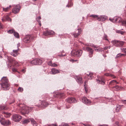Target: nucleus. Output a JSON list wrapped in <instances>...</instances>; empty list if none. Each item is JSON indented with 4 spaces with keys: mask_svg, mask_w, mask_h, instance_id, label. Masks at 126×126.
Listing matches in <instances>:
<instances>
[{
    "mask_svg": "<svg viewBox=\"0 0 126 126\" xmlns=\"http://www.w3.org/2000/svg\"><path fill=\"white\" fill-rule=\"evenodd\" d=\"M11 7V6L10 5L8 7H7L5 8H3V10L5 12H7L10 9Z\"/></svg>",
    "mask_w": 126,
    "mask_h": 126,
    "instance_id": "obj_25",
    "label": "nucleus"
},
{
    "mask_svg": "<svg viewBox=\"0 0 126 126\" xmlns=\"http://www.w3.org/2000/svg\"><path fill=\"white\" fill-rule=\"evenodd\" d=\"M30 120L31 121V123L34 126H37V123L33 119H30Z\"/></svg>",
    "mask_w": 126,
    "mask_h": 126,
    "instance_id": "obj_21",
    "label": "nucleus"
},
{
    "mask_svg": "<svg viewBox=\"0 0 126 126\" xmlns=\"http://www.w3.org/2000/svg\"><path fill=\"white\" fill-rule=\"evenodd\" d=\"M36 59V63H37V65H40L42 63V61L41 59Z\"/></svg>",
    "mask_w": 126,
    "mask_h": 126,
    "instance_id": "obj_24",
    "label": "nucleus"
},
{
    "mask_svg": "<svg viewBox=\"0 0 126 126\" xmlns=\"http://www.w3.org/2000/svg\"><path fill=\"white\" fill-rule=\"evenodd\" d=\"M104 75L107 76H110L112 77L113 78H115L116 77L114 76L109 73H106Z\"/></svg>",
    "mask_w": 126,
    "mask_h": 126,
    "instance_id": "obj_29",
    "label": "nucleus"
},
{
    "mask_svg": "<svg viewBox=\"0 0 126 126\" xmlns=\"http://www.w3.org/2000/svg\"><path fill=\"white\" fill-rule=\"evenodd\" d=\"M0 84L1 86L10 87L11 86L8 79L6 77H3L2 78L0 81Z\"/></svg>",
    "mask_w": 126,
    "mask_h": 126,
    "instance_id": "obj_1",
    "label": "nucleus"
},
{
    "mask_svg": "<svg viewBox=\"0 0 126 126\" xmlns=\"http://www.w3.org/2000/svg\"><path fill=\"white\" fill-rule=\"evenodd\" d=\"M42 105L45 107H47V106L48 105V104L47 102L44 101L42 103Z\"/></svg>",
    "mask_w": 126,
    "mask_h": 126,
    "instance_id": "obj_36",
    "label": "nucleus"
},
{
    "mask_svg": "<svg viewBox=\"0 0 126 126\" xmlns=\"http://www.w3.org/2000/svg\"><path fill=\"white\" fill-rule=\"evenodd\" d=\"M75 79L78 83L80 84L82 83V78L81 77L76 76L75 77Z\"/></svg>",
    "mask_w": 126,
    "mask_h": 126,
    "instance_id": "obj_14",
    "label": "nucleus"
},
{
    "mask_svg": "<svg viewBox=\"0 0 126 126\" xmlns=\"http://www.w3.org/2000/svg\"><path fill=\"white\" fill-rule=\"evenodd\" d=\"M122 19L120 17L115 16L112 19L109 18V20L113 22L119 23L120 22Z\"/></svg>",
    "mask_w": 126,
    "mask_h": 126,
    "instance_id": "obj_5",
    "label": "nucleus"
},
{
    "mask_svg": "<svg viewBox=\"0 0 126 126\" xmlns=\"http://www.w3.org/2000/svg\"><path fill=\"white\" fill-rule=\"evenodd\" d=\"M121 21L122 22V25L123 26H126V20L125 21L122 20V19Z\"/></svg>",
    "mask_w": 126,
    "mask_h": 126,
    "instance_id": "obj_38",
    "label": "nucleus"
},
{
    "mask_svg": "<svg viewBox=\"0 0 126 126\" xmlns=\"http://www.w3.org/2000/svg\"><path fill=\"white\" fill-rule=\"evenodd\" d=\"M126 55V54H124L119 53L115 57V58H118L121 57L122 56H125Z\"/></svg>",
    "mask_w": 126,
    "mask_h": 126,
    "instance_id": "obj_26",
    "label": "nucleus"
},
{
    "mask_svg": "<svg viewBox=\"0 0 126 126\" xmlns=\"http://www.w3.org/2000/svg\"><path fill=\"white\" fill-rule=\"evenodd\" d=\"M115 124L116 125V126H121L119 124L118 122H116Z\"/></svg>",
    "mask_w": 126,
    "mask_h": 126,
    "instance_id": "obj_53",
    "label": "nucleus"
},
{
    "mask_svg": "<svg viewBox=\"0 0 126 126\" xmlns=\"http://www.w3.org/2000/svg\"><path fill=\"white\" fill-rule=\"evenodd\" d=\"M4 115V117L6 118L9 117L11 115V114L7 112H3Z\"/></svg>",
    "mask_w": 126,
    "mask_h": 126,
    "instance_id": "obj_23",
    "label": "nucleus"
},
{
    "mask_svg": "<svg viewBox=\"0 0 126 126\" xmlns=\"http://www.w3.org/2000/svg\"><path fill=\"white\" fill-rule=\"evenodd\" d=\"M1 20L3 22H4L6 20L5 19V16L2 17L1 19Z\"/></svg>",
    "mask_w": 126,
    "mask_h": 126,
    "instance_id": "obj_51",
    "label": "nucleus"
},
{
    "mask_svg": "<svg viewBox=\"0 0 126 126\" xmlns=\"http://www.w3.org/2000/svg\"><path fill=\"white\" fill-rule=\"evenodd\" d=\"M116 82V80H112L110 82L109 84H111L113 82Z\"/></svg>",
    "mask_w": 126,
    "mask_h": 126,
    "instance_id": "obj_50",
    "label": "nucleus"
},
{
    "mask_svg": "<svg viewBox=\"0 0 126 126\" xmlns=\"http://www.w3.org/2000/svg\"><path fill=\"white\" fill-rule=\"evenodd\" d=\"M7 58L9 60L10 63H14V65L18 67L19 66V65L18 62L16 61L15 60H13V59L12 60L11 59H10V57H7Z\"/></svg>",
    "mask_w": 126,
    "mask_h": 126,
    "instance_id": "obj_8",
    "label": "nucleus"
},
{
    "mask_svg": "<svg viewBox=\"0 0 126 126\" xmlns=\"http://www.w3.org/2000/svg\"><path fill=\"white\" fill-rule=\"evenodd\" d=\"M41 19V17L40 16H39L37 18V21H40V20Z\"/></svg>",
    "mask_w": 126,
    "mask_h": 126,
    "instance_id": "obj_54",
    "label": "nucleus"
},
{
    "mask_svg": "<svg viewBox=\"0 0 126 126\" xmlns=\"http://www.w3.org/2000/svg\"><path fill=\"white\" fill-rule=\"evenodd\" d=\"M97 19L98 21H101V16L99 17H98H98L96 18Z\"/></svg>",
    "mask_w": 126,
    "mask_h": 126,
    "instance_id": "obj_48",
    "label": "nucleus"
},
{
    "mask_svg": "<svg viewBox=\"0 0 126 126\" xmlns=\"http://www.w3.org/2000/svg\"><path fill=\"white\" fill-rule=\"evenodd\" d=\"M83 125L85 126H90V125H86L84 124H83Z\"/></svg>",
    "mask_w": 126,
    "mask_h": 126,
    "instance_id": "obj_64",
    "label": "nucleus"
},
{
    "mask_svg": "<svg viewBox=\"0 0 126 126\" xmlns=\"http://www.w3.org/2000/svg\"><path fill=\"white\" fill-rule=\"evenodd\" d=\"M12 65V64L9 65V64H8V66L9 68H10L11 67Z\"/></svg>",
    "mask_w": 126,
    "mask_h": 126,
    "instance_id": "obj_60",
    "label": "nucleus"
},
{
    "mask_svg": "<svg viewBox=\"0 0 126 126\" xmlns=\"http://www.w3.org/2000/svg\"><path fill=\"white\" fill-rule=\"evenodd\" d=\"M50 126H57L56 124H54L50 125Z\"/></svg>",
    "mask_w": 126,
    "mask_h": 126,
    "instance_id": "obj_63",
    "label": "nucleus"
},
{
    "mask_svg": "<svg viewBox=\"0 0 126 126\" xmlns=\"http://www.w3.org/2000/svg\"><path fill=\"white\" fill-rule=\"evenodd\" d=\"M83 102L87 105H89L91 103V102L90 100L88 99L86 97H83L82 99Z\"/></svg>",
    "mask_w": 126,
    "mask_h": 126,
    "instance_id": "obj_13",
    "label": "nucleus"
},
{
    "mask_svg": "<svg viewBox=\"0 0 126 126\" xmlns=\"http://www.w3.org/2000/svg\"><path fill=\"white\" fill-rule=\"evenodd\" d=\"M0 119H1V120H4L3 119V117L2 115H0Z\"/></svg>",
    "mask_w": 126,
    "mask_h": 126,
    "instance_id": "obj_55",
    "label": "nucleus"
},
{
    "mask_svg": "<svg viewBox=\"0 0 126 126\" xmlns=\"http://www.w3.org/2000/svg\"><path fill=\"white\" fill-rule=\"evenodd\" d=\"M64 95V93H55L53 94V96L54 97L59 98L63 97Z\"/></svg>",
    "mask_w": 126,
    "mask_h": 126,
    "instance_id": "obj_9",
    "label": "nucleus"
},
{
    "mask_svg": "<svg viewBox=\"0 0 126 126\" xmlns=\"http://www.w3.org/2000/svg\"><path fill=\"white\" fill-rule=\"evenodd\" d=\"M12 71L14 72H15L17 71L16 69L14 68H12Z\"/></svg>",
    "mask_w": 126,
    "mask_h": 126,
    "instance_id": "obj_52",
    "label": "nucleus"
},
{
    "mask_svg": "<svg viewBox=\"0 0 126 126\" xmlns=\"http://www.w3.org/2000/svg\"><path fill=\"white\" fill-rule=\"evenodd\" d=\"M78 32L77 33H72L71 34L74 36V37L76 38L78 36L80 35L81 32V29H77Z\"/></svg>",
    "mask_w": 126,
    "mask_h": 126,
    "instance_id": "obj_16",
    "label": "nucleus"
},
{
    "mask_svg": "<svg viewBox=\"0 0 126 126\" xmlns=\"http://www.w3.org/2000/svg\"><path fill=\"white\" fill-rule=\"evenodd\" d=\"M48 64L52 67H56L57 66V65L55 63H52L51 61H50L48 63Z\"/></svg>",
    "mask_w": 126,
    "mask_h": 126,
    "instance_id": "obj_22",
    "label": "nucleus"
},
{
    "mask_svg": "<svg viewBox=\"0 0 126 126\" xmlns=\"http://www.w3.org/2000/svg\"><path fill=\"white\" fill-rule=\"evenodd\" d=\"M52 74H55L59 72L58 70L55 69V68H53L51 69Z\"/></svg>",
    "mask_w": 126,
    "mask_h": 126,
    "instance_id": "obj_20",
    "label": "nucleus"
},
{
    "mask_svg": "<svg viewBox=\"0 0 126 126\" xmlns=\"http://www.w3.org/2000/svg\"><path fill=\"white\" fill-rule=\"evenodd\" d=\"M30 119H25L24 120L23 122V124H27L29 123L30 122Z\"/></svg>",
    "mask_w": 126,
    "mask_h": 126,
    "instance_id": "obj_35",
    "label": "nucleus"
},
{
    "mask_svg": "<svg viewBox=\"0 0 126 126\" xmlns=\"http://www.w3.org/2000/svg\"><path fill=\"white\" fill-rule=\"evenodd\" d=\"M103 39L104 40H107L109 42V40L107 38V36L106 34H104L103 36Z\"/></svg>",
    "mask_w": 126,
    "mask_h": 126,
    "instance_id": "obj_31",
    "label": "nucleus"
},
{
    "mask_svg": "<svg viewBox=\"0 0 126 126\" xmlns=\"http://www.w3.org/2000/svg\"><path fill=\"white\" fill-rule=\"evenodd\" d=\"M18 48L17 50H13V52L11 53V54L14 57H16L18 55Z\"/></svg>",
    "mask_w": 126,
    "mask_h": 126,
    "instance_id": "obj_15",
    "label": "nucleus"
},
{
    "mask_svg": "<svg viewBox=\"0 0 126 126\" xmlns=\"http://www.w3.org/2000/svg\"><path fill=\"white\" fill-rule=\"evenodd\" d=\"M20 8L19 5L16 6L13 9V12L15 14H16L18 13L19 12Z\"/></svg>",
    "mask_w": 126,
    "mask_h": 126,
    "instance_id": "obj_10",
    "label": "nucleus"
},
{
    "mask_svg": "<svg viewBox=\"0 0 126 126\" xmlns=\"http://www.w3.org/2000/svg\"><path fill=\"white\" fill-rule=\"evenodd\" d=\"M0 122L2 125L5 126L9 125L11 124L10 121L8 120H5L0 119Z\"/></svg>",
    "mask_w": 126,
    "mask_h": 126,
    "instance_id": "obj_6",
    "label": "nucleus"
},
{
    "mask_svg": "<svg viewBox=\"0 0 126 126\" xmlns=\"http://www.w3.org/2000/svg\"><path fill=\"white\" fill-rule=\"evenodd\" d=\"M101 16V21H103L105 20H106V17L105 16Z\"/></svg>",
    "mask_w": 126,
    "mask_h": 126,
    "instance_id": "obj_40",
    "label": "nucleus"
},
{
    "mask_svg": "<svg viewBox=\"0 0 126 126\" xmlns=\"http://www.w3.org/2000/svg\"><path fill=\"white\" fill-rule=\"evenodd\" d=\"M93 73L90 72H88L87 73V75L89 79H91L93 77Z\"/></svg>",
    "mask_w": 126,
    "mask_h": 126,
    "instance_id": "obj_19",
    "label": "nucleus"
},
{
    "mask_svg": "<svg viewBox=\"0 0 126 126\" xmlns=\"http://www.w3.org/2000/svg\"><path fill=\"white\" fill-rule=\"evenodd\" d=\"M54 32L53 31H49V35H51L54 34Z\"/></svg>",
    "mask_w": 126,
    "mask_h": 126,
    "instance_id": "obj_47",
    "label": "nucleus"
},
{
    "mask_svg": "<svg viewBox=\"0 0 126 126\" xmlns=\"http://www.w3.org/2000/svg\"><path fill=\"white\" fill-rule=\"evenodd\" d=\"M88 87H85L84 89L86 93H87L88 91Z\"/></svg>",
    "mask_w": 126,
    "mask_h": 126,
    "instance_id": "obj_56",
    "label": "nucleus"
},
{
    "mask_svg": "<svg viewBox=\"0 0 126 126\" xmlns=\"http://www.w3.org/2000/svg\"><path fill=\"white\" fill-rule=\"evenodd\" d=\"M111 43L113 45H115V46L116 47H119V46H123L125 42L114 40L112 41Z\"/></svg>",
    "mask_w": 126,
    "mask_h": 126,
    "instance_id": "obj_3",
    "label": "nucleus"
},
{
    "mask_svg": "<svg viewBox=\"0 0 126 126\" xmlns=\"http://www.w3.org/2000/svg\"><path fill=\"white\" fill-rule=\"evenodd\" d=\"M121 87H113L114 90L116 91H118L120 90V89H121Z\"/></svg>",
    "mask_w": 126,
    "mask_h": 126,
    "instance_id": "obj_42",
    "label": "nucleus"
},
{
    "mask_svg": "<svg viewBox=\"0 0 126 126\" xmlns=\"http://www.w3.org/2000/svg\"><path fill=\"white\" fill-rule=\"evenodd\" d=\"M97 82L99 84H105V80L103 77H100L98 79H96Z\"/></svg>",
    "mask_w": 126,
    "mask_h": 126,
    "instance_id": "obj_7",
    "label": "nucleus"
},
{
    "mask_svg": "<svg viewBox=\"0 0 126 126\" xmlns=\"http://www.w3.org/2000/svg\"><path fill=\"white\" fill-rule=\"evenodd\" d=\"M7 109L6 107L5 106H0V110H5Z\"/></svg>",
    "mask_w": 126,
    "mask_h": 126,
    "instance_id": "obj_33",
    "label": "nucleus"
},
{
    "mask_svg": "<svg viewBox=\"0 0 126 126\" xmlns=\"http://www.w3.org/2000/svg\"><path fill=\"white\" fill-rule=\"evenodd\" d=\"M90 46H91V47H94V48H95L96 47L97 48V47H96L93 44H92L91 45H90Z\"/></svg>",
    "mask_w": 126,
    "mask_h": 126,
    "instance_id": "obj_57",
    "label": "nucleus"
},
{
    "mask_svg": "<svg viewBox=\"0 0 126 126\" xmlns=\"http://www.w3.org/2000/svg\"><path fill=\"white\" fill-rule=\"evenodd\" d=\"M43 34L44 35L46 36L49 35V31H46L45 32H43Z\"/></svg>",
    "mask_w": 126,
    "mask_h": 126,
    "instance_id": "obj_39",
    "label": "nucleus"
},
{
    "mask_svg": "<svg viewBox=\"0 0 126 126\" xmlns=\"http://www.w3.org/2000/svg\"><path fill=\"white\" fill-rule=\"evenodd\" d=\"M21 71L23 73H25L26 71L25 69H22L21 70Z\"/></svg>",
    "mask_w": 126,
    "mask_h": 126,
    "instance_id": "obj_58",
    "label": "nucleus"
},
{
    "mask_svg": "<svg viewBox=\"0 0 126 126\" xmlns=\"http://www.w3.org/2000/svg\"><path fill=\"white\" fill-rule=\"evenodd\" d=\"M23 90V89L21 87H19L18 89V91L19 92H22Z\"/></svg>",
    "mask_w": 126,
    "mask_h": 126,
    "instance_id": "obj_46",
    "label": "nucleus"
},
{
    "mask_svg": "<svg viewBox=\"0 0 126 126\" xmlns=\"http://www.w3.org/2000/svg\"><path fill=\"white\" fill-rule=\"evenodd\" d=\"M17 38H18L19 37V35L18 33L17 32H15L13 34Z\"/></svg>",
    "mask_w": 126,
    "mask_h": 126,
    "instance_id": "obj_34",
    "label": "nucleus"
},
{
    "mask_svg": "<svg viewBox=\"0 0 126 126\" xmlns=\"http://www.w3.org/2000/svg\"><path fill=\"white\" fill-rule=\"evenodd\" d=\"M31 109V107H26L23 109V110L25 113L28 114L32 110Z\"/></svg>",
    "mask_w": 126,
    "mask_h": 126,
    "instance_id": "obj_17",
    "label": "nucleus"
},
{
    "mask_svg": "<svg viewBox=\"0 0 126 126\" xmlns=\"http://www.w3.org/2000/svg\"><path fill=\"white\" fill-rule=\"evenodd\" d=\"M36 62V59H35L30 62V63L33 64V65H37Z\"/></svg>",
    "mask_w": 126,
    "mask_h": 126,
    "instance_id": "obj_30",
    "label": "nucleus"
},
{
    "mask_svg": "<svg viewBox=\"0 0 126 126\" xmlns=\"http://www.w3.org/2000/svg\"><path fill=\"white\" fill-rule=\"evenodd\" d=\"M20 43H18V44H17V47L18 48V47H20Z\"/></svg>",
    "mask_w": 126,
    "mask_h": 126,
    "instance_id": "obj_61",
    "label": "nucleus"
},
{
    "mask_svg": "<svg viewBox=\"0 0 126 126\" xmlns=\"http://www.w3.org/2000/svg\"><path fill=\"white\" fill-rule=\"evenodd\" d=\"M87 81H85L84 82V87H86L87 86Z\"/></svg>",
    "mask_w": 126,
    "mask_h": 126,
    "instance_id": "obj_49",
    "label": "nucleus"
},
{
    "mask_svg": "<svg viewBox=\"0 0 126 126\" xmlns=\"http://www.w3.org/2000/svg\"><path fill=\"white\" fill-rule=\"evenodd\" d=\"M67 102L69 103L75 102L76 101V99L74 98L71 97L68 98L67 99Z\"/></svg>",
    "mask_w": 126,
    "mask_h": 126,
    "instance_id": "obj_18",
    "label": "nucleus"
},
{
    "mask_svg": "<svg viewBox=\"0 0 126 126\" xmlns=\"http://www.w3.org/2000/svg\"><path fill=\"white\" fill-rule=\"evenodd\" d=\"M122 106H121L119 105H118L117 106V107L116 110L117 112H119V111L121 107Z\"/></svg>",
    "mask_w": 126,
    "mask_h": 126,
    "instance_id": "obj_32",
    "label": "nucleus"
},
{
    "mask_svg": "<svg viewBox=\"0 0 126 126\" xmlns=\"http://www.w3.org/2000/svg\"><path fill=\"white\" fill-rule=\"evenodd\" d=\"M82 51L81 50H73L72 52V54L76 57H79L82 55Z\"/></svg>",
    "mask_w": 126,
    "mask_h": 126,
    "instance_id": "obj_2",
    "label": "nucleus"
},
{
    "mask_svg": "<svg viewBox=\"0 0 126 126\" xmlns=\"http://www.w3.org/2000/svg\"><path fill=\"white\" fill-rule=\"evenodd\" d=\"M5 17L6 20L7 21H11L10 18L8 16H5Z\"/></svg>",
    "mask_w": 126,
    "mask_h": 126,
    "instance_id": "obj_41",
    "label": "nucleus"
},
{
    "mask_svg": "<svg viewBox=\"0 0 126 126\" xmlns=\"http://www.w3.org/2000/svg\"><path fill=\"white\" fill-rule=\"evenodd\" d=\"M121 50L123 52L125 53L126 54V48H121Z\"/></svg>",
    "mask_w": 126,
    "mask_h": 126,
    "instance_id": "obj_44",
    "label": "nucleus"
},
{
    "mask_svg": "<svg viewBox=\"0 0 126 126\" xmlns=\"http://www.w3.org/2000/svg\"><path fill=\"white\" fill-rule=\"evenodd\" d=\"M122 101L124 103L126 104V100H122Z\"/></svg>",
    "mask_w": 126,
    "mask_h": 126,
    "instance_id": "obj_59",
    "label": "nucleus"
},
{
    "mask_svg": "<svg viewBox=\"0 0 126 126\" xmlns=\"http://www.w3.org/2000/svg\"><path fill=\"white\" fill-rule=\"evenodd\" d=\"M12 117L13 120L16 122H19L22 119L21 116L17 114L14 115L12 116Z\"/></svg>",
    "mask_w": 126,
    "mask_h": 126,
    "instance_id": "obj_4",
    "label": "nucleus"
},
{
    "mask_svg": "<svg viewBox=\"0 0 126 126\" xmlns=\"http://www.w3.org/2000/svg\"><path fill=\"white\" fill-rule=\"evenodd\" d=\"M86 50L89 52V56L90 57H91L92 56V54L93 53V49L89 47H86Z\"/></svg>",
    "mask_w": 126,
    "mask_h": 126,
    "instance_id": "obj_12",
    "label": "nucleus"
},
{
    "mask_svg": "<svg viewBox=\"0 0 126 126\" xmlns=\"http://www.w3.org/2000/svg\"><path fill=\"white\" fill-rule=\"evenodd\" d=\"M31 37L29 35L27 36L23 39V41L25 43H29L31 41Z\"/></svg>",
    "mask_w": 126,
    "mask_h": 126,
    "instance_id": "obj_11",
    "label": "nucleus"
},
{
    "mask_svg": "<svg viewBox=\"0 0 126 126\" xmlns=\"http://www.w3.org/2000/svg\"><path fill=\"white\" fill-rule=\"evenodd\" d=\"M90 17H92L94 18H96L98 17V15H92L90 16Z\"/></svg>",
    "mask_w": 126,
    "mask_h": 126,
    "instance_id": "obj_45",
    "label": "nucleus"
},
{
    "mask_svg": "<svg viewBox=\"0 0 126 126\" xmlns=\"http://www.w3.org/2000/svg\"><path fill=\"white\" fill-rule=\"evenodd\" d=\"M97 48L96 47L94 48V49L95 51L97 52L102 51H103V49L100 48H98V47H97Z\"/></svg>",
    "mask_w": 126,
    "mask_h": 126,
    "instance_id": "obj_27",
    "label": "nucleus"
},
{
    "mask_svg": "<svg viewBox=\"0 0 126 126\" xmlns=\"http://www.w3.org/2000/svg\"><path fill=\"white\" fill-rule=\"evenodd\" d=\"M116 33H120L122 35H123L124 33L125 32L122 31L120 30H117L116 31Z\"/></svg>",
    "mask_w": 126,
    "mask_h": 126,
    "instance_id": "obj_28",
    "label": "nucleus"
},
{
    "mask_svg": "<svg viewBox=\"0 0 126 126\" xmlns=\"http://www.w3.org/2000/svg\"><path fill=\"white\" fill-rule=\"evenodd\" d=\"M63 126H69L67 124H64Z\"/></svg>",
    "mask_w": 126,
    "mask_h": 126,
    "instance_id": "obj_62",
    "label": "nucleus"
},
{
    "mask_svg": "<svg viewBox=\"0 0 126 126\" xmlns=\"http://www.w3.org/2000/svg\"><path fill=\"white\" fill-rule=\"evenodd\" d=\"M2 90H7L9 89V87H1Z\"/></svg>",
    "mask_w": 126,
    "mask_h": 126,
    "instance_id": "obj_43",
    "label": "nucleus"
},
{
    "mask_svg": "<svg viewBox=\"0 0 126 126\" xmlns=\"http://www.w3.org/2000/svg\"><path fill=\"white\" fill-rule=\"evenodd\" d=\"M15 32V31L14 29H11L8 31L7 32L11 34L13 33L14 34Z\"/></svg>",
    "mask_w": 126,
    "mask_h": 126,
    "instance_id": "obj_37",
    "label": "nucleus"
}]
</instances>
